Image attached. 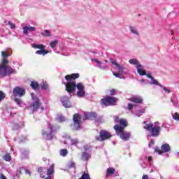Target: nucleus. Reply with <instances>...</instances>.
<instances>
[{
  "label": "nucleus",
  "mask_w": 179,
  "mask_h": 179,
  "mask_svg": "<svg viewBox=\"0 0 179 179\" xmlns=\"http://www.w3.org/2000/svg\"><path fill=\"white\" fill-rule=\"evenodd\" d=\"M79 78V73H73L71 75H67L65 76L66 83H63L66 87V92H68L69 94L73 93L78 89L77 96L78 97L82 98L85 97L86 92H85V86L82 83H79L76 85V81L75 79Z\"/></svg>",
  "instance_id": "1"
},
{
  "label": "nucleus",
  "mask_w": 179,
  "mask_h": 179,
  "mask_svg": "<svg viewBox=\"0 0 179 179\" xmlns=\"http://www.w3.org/2000/svg\"><path fill=\"white\" fill-rule=\"evenodd\" d=\"M144 129L149 131L150 132L151 136L157 137L160 135V131H162V127L159 125L153 127V123H150L145 124Z\"/></svg>",
  "instance_id": "2"
},
{
  "label": "nucleus",
  "mask_w": 179,
  "mask_h": 179,
  "mask_svg": "<svg viewBox=\"0 0 179 179\" xmlns=\"http://www.w3.org/2000/svg\"><path fill=\"white\" fill-rule=\"evenodd\" d=\"M117 101L118 99L116 97L108 96L101 100V104L105 107H108L110 106H115Z\"/></svg>",
  "instance_id": "3"
},
{
  "label": "nucleus",
  "mask_w": 179,
  "mask_h": 179,
  "mask_svg": "<svg viewBox=\"0 0 179 179\" xmlns=\"http://www.w3.org/2000/svg\"><path fill=\"white\" fill-rule=\"evenodd\" d=\"M42 136H43V139H45V141H52V139H54L55 137L52 126L49 125L47 130H43Z\"/></svg>",
  "instance_id": "4"
},
{
  "label": "nucleus",
  "mask_w": 179,
  "mask_h": 179,
  "mask_svg": "<svg viewBox=\"0 0 179 179\" xmlns=\"http://www.w3.org/2000/svg\"><path fill=\"white\" fill-rule=\"evenodd\" d=\"M114 121L115 122L120 124H116L113 127V129L115 131H117V129L122 128L124 130L125 129V128H127V127H128V121H127V120L125 119L120 120V117L118 116H114Z\"/></svg>",
  "instance_id": "5"
},
{
  "label": "nucleus",
  "mask_w": 179,
  "mask_h": 179,
  "mask_svg": "<svg viewBox=\"0 0 179 179\" xmlns=\"http://www.w3.org/2000/svg\"><path fill=\"white\" fill-rule=\"evenodd\" d=\"M115 132L117 135L122 139V141H129L131 139V133L128 131H124L122 127H120L119 129L116 127Z\"/></svg>",
  "instance_id": "6"
},
{
  "label": "nucleus",
  "mask_w": 179,
  "mask_h": 179,
  "mask_svg": "<svg viewBox=\"0 0 179 179\" xmlns=\"http://www.w3.org/2000/svg\"><path fill=\"white\" fill-rule=\"evenodd\" d=\"M112 135L110 132L106 130H101L99 132V136H95V139L97 142H103L104 141H107V139H110Z\"/></svg>",
  "instance_id": "7"
},
{
  "label": "nucleus",
  "mask_w": 179,
  "mask_h": 179,
  "mask_svg": "<svg viewBox=\"0 0 179 179\" xmlns=\"http://www.w3.org/2000/svg\"><path fill=\"white\" fill-rule=\"evenodd\" d=\"M32 48H35L36 50L38 49L39 50H37L35 54H37L38 55H46V54H48L50 52L49 50H45V45L43 44H32L31 45Z\"/></svg>",
  "instance_id": "8"
},
{
  "label": "nucleus",
  "mask_w": 179,
  "mask_h": 179,
  "mask_svg": "<svg viewBox=\"0 0 179 179\" xmlns=\"http://www.w3.org/2000/svg\"><path fill=\"white\" fill-rule=\"evenodd\" d=\"M26 94L24 87L17 86L13 90V96L14 97H23Z\"/></svg>",
  "instance_id": "9"
},
{
  "label": "nucleus",
  "mask_w": 179,
  "mask_h": 179,
  "mask_svg": "<svg viewBox=\"0 0 179 179\" xmlns=\"http://www.w3.org/2000/svg\"><path fill=\"white\" fill-rule=\"evenodd\" d=\"M82 120V117H80V115L78 113H76L73 116V121L74 124V128L76 129V131H79L80 129V125H82V122L80 121Z\"/></svg>",
  "instance_id": "10"
},
{
  "label": "nucleus",
  "mask_w": 179,
  "mask_h": 179,
  "mask_svg": "<svg viewBox=\"0 0 179 179\" xmlns=\"http://www.w3.org/2000/svg\"><path fill=\"white\" fill-rule=\"evenodd\" d=\"M171 150L170 145L165 143L161 146V149L159 147H155V152L159 153V155H163V153H167Z\"/></svg>",
  "instance_id": "11"
},
{
  "label": "nucleus",
  "mask_w": 179,
  "mask_h": 179,
  "mask_svg": "<svg viewBox=\"0 0 179 179\" xmlns=\"http://www.w3.org/2000/svg\"><path fill=\"white\" fill-rule=\"evenodd\" d=\"M16 73H17L16 70L15 69L12 68L10 66H8L6 64H3V78H5V76H8V75H13Z\"/></svg>",
  "instance_id": "12"
},
{
  "label": "nucleus",
  "mask_w": 179,
  "mask_h": 179,
  "mask_svg": "<svg viewBox=\"0 0 179 179\" xmlns=\"http://www.w3.org/2000/svg\"><path fill=\"white\" fill-rule=\"evenodd\" d=\"M31 97L34 101L31 104V107L33 108L34 111H37L38 108H40V99L38 97L34 96V93H31Z\"/></svg>",
  "instance_id": "13"
},
{
  "label": "nucleus",
  "mask_w": 179,
  "mask_h": 179,
  "mask_svg": "<svg viewBox=\"0 0 179 179\" xmlns=\"http://www.w3.org/2000/svg\"><path fill=\"white\" fill-rule=\"evenodd\" d=\"M61 102L66 108H71V107H72V103L69 101V97L66 96L61 98Z\"/></svg>",
  "instance_id": "14"
},
{
  "label": "nucleus",
  "mask_w": 179,
  "mask_h": 179,
  "mask_svg": "<svg viewBox=\"0 0 179 179\" xmlns=\"http://www.w3.org/2000/svg\"><path fill=\"white\" fill-rule=\"evenodd\" d=\"M1 57H2V60H1L2 65H8V64H9V62L6 59V58H8V57H10V55L8 53V50H6L5 51L1 52Z\"/></svg>",
  "instance_id": "15"
},
{
  "label": "nucleus",
  "mask_w": 179,
  "mask_h": 179,
  "mask_svg": "<svg viewBox=\"0 0 179 179\" xmlns=\"http://www.w3.org/2000/svg\"><path fill=\"white\" fill-rule=\"evenodd\" d=\"M22 29H23V34H25V36H27L29 33H32V31H36V27H34L25 26L22 28Z\"/></svg>",
  "instance_id": "16"
},
{
  "label": "nucleus",
  "mask_w": 179,
  "mask_h": 179,
  "mask_svg": "<svg viewBox=\"0 0 179 179\" xmlns=\"http://www.w3.org/2000/svg\"><path fill=\"white\" fill-rule=\"evenodd\" d=\"M129 101H131V103H136V104H141L142 103V101H143V99L141 96H134L129 99Z\"/></svg>",
  "instance_id": "17"
},
{
  "label": "nucleus",
  "mask_w": 179,
  "mask_h": 179,
  "mask_svg": "<svg viewBox=\"0 0 179 179\" xmlns=\"http://www.w3.org/2000/svg\"><path fill=\"white\" fill-rule=\"evenodd\" d=\"M96 118V113H84L83 120L86 121V120H94Z\"/></svg>",
  "instance_id": "18"
},
{
  "label": "nucleus",
  "mask_w": 179,
  "mask_h": 179,
  "mask_svg": "<svg viewBox=\"0 0 179 179\" xmlns=\"http://www.w3.org/2000/svg\"><path fill=\"white\" fill-rule=\"evenodd\" d=\"M136 68H137V72L138 75H140L141 76H145V75H146V71L143 69V66L140 64L136 66Z\"/></svg>",
  "instance_id": "19"
},
{
  "label": "nucleus",
  "mask_w": 179,
  "mask_h": 179,
  "mask_svg": "<svg viewBox=\"0 0 179 179\" xmlns=\"http://www.w3.org/2000/svg\"><path fill=\"white\" fill-rule=\"evenodd\" d=\"M91 61H93L94 62H95L96 64H98V68H100V69H108V66H101V62H100V61H99V59H91Z\"/></svg>",
  "instance_id": "20"
},
{
  "label": "nucleus",
  "mask_w": 179,
  "mask_h": 179,
  "mask_svg": "<svg viewBox=\"0 0 179 179\" xmlns=\"http://www.w3.org/2000/svg\"><path fill=\"white\" fill-rule=\"evenodd\" d=\"M114 173H115V169L113 167L108 168L106 170V177L113 176Z\"/></svg>",
  "instance_id": "21"
},
{
  "label": "nucleus",
  "mask_w": 179,
  "mask_h": 179,
  "mask_svg": "<svg viewBox=\"0 0 179 179\" xmlns=\"http://www.w3.org/2000/svg\"><path fill=\"white\" fill-rule=\"evenodd\" d=\"M54 169H55V165L52 164L47 171V176L50 177L55 172Z\"/></svg>",
  "instance_id": "22"
},
{
  "label": "nucleus",
  "mask_w": 179,
  "mask_h": 179,
  "mask_svg": "<svg viewBox=\"0 0 179 179\" xmlns=\"http://www.w3.org/2000/svg\"><path fill=\"white\" fill-rule=\"evenodd\" d=\"M30 86L34 90H38V89L40 87V85L36 81H32Z\"/></svg>",
  "instance_id": "23"
},
{
  "label": "nucleus",
  "mask_w": 179,
  "mask_h": 179,
  "mask_svg": "<svg viewBox=\"0 0 179 179\" xmlns=\"http://www.w3.org/2000/svg\"><path fill=\"white\" fill-rule=\"evenodd\" d=\"M150 84L155 85L156 86H159V87H163V85H162V84H160L159 81L155 80V78H152V79H151V82Z\"/></svg>",
  "instance_id": "24"
},
{
  "label": "nucleus",
  "mask_w": 179,
  "mask_h": 179,
  "mask_svg": "<svg viewBox=\"0 0 179 179\" xmlns=\"http://www.w3.org/2000/svg\"><path fill=\"white\" fill-rule=\"evenodd\" d=\"M3 159L5 162H10V160H12V156H10V153H6L3 156Z\"/></svg>",
  "instance_id": "25"
},
{
  "label": "nucleus",
  "mask_w": 179,
  "mask_h": 179,
  "mask_svg": "<svg viewBox=\"0 0 179 179\" xmlns=\"http://www.w3.org/2000/svg\"><path fill=\"white\" fill-rule=\"evenodd\" d=\"M41 34L44 37H50L51 36V31H50V30L45 29L43 32H41Z\"/></svg>",
  "instance_id": "26"
},
{
  "label": "nucleus",
  "mask_w": 179,
  "mask_h": 179,
  "mask_svg": "<svg viewBox=\"0 0 179 179\" xmlns=\"http://www.w3.org/2000/svg\"><path fill=\"white\" fill-rule=\"evenodd\" d=\"M116 66L118 69L119 72H120L121 73H127V72L124 71H125V67L124 66H121L117 64Z\"/></svg>",
  "instance_id": "27"
},
{
  "label": "nucleus",
  "mask_w": 179,
  "mask_h": 179,
  "mask_svg": "<svg viewBox=\"0 0 179 179\" xmlns=\"http://www.w3.org/2000/svg\"><path fill=\"white\" fill-rule=\"evenodd\" d=\"M14 101L16 103L17 106H20V107L23 104V101H22L20 98L15 97Z\"/></svg>",
  "instance_id": "28"
},
{
  "label": "nucleus",
  "mask_w": 179,
  "mask_h": 179,
  "mask_svg": "<svg viewBox=\"0 0 179 179\" xmlns=\"http://www.w3.org/2000/svg\"><path fill=\"white\" fill-rule=\"evenodd\" d=\"M129 64H131V65H141V64H139V61H138L136 59H131L129 61Z\"/></svg>",
  "instance_id": "29"
},
{
  "label": "nucleus",
  "mask_w": 179,
  "mask_h": 179,
  "mask_svg": "<svg viewBox=\"0 0 179 179\" xmlns=\"http://www.w3.org/2000/svg\"><path fill=\"white\" fill-rule=\"evenodd\" d=\"M129 29L131 33H132V34H135L136 36H139V32H138V30L135 29L134 27H129Z\"/></svg>",
  "instance_id": "30"
},
{
  "label": "nucleus",
  "mask_w": 179,
  "mask_h": 179,
  "mask_svg": "<svg viewBox=\"0 0 179 179\" xmlns=\"http://www.w3.org/2000/svg\"><path fill=\"white\" fill-rule=\"evenodd\" d=\"M78 179H90V176L89 175V173L83 172L82 176Z\"/></svg>",
  "instance_id": "31"
},
{
  "label": "nucleus",
  "mask_w": 179,
  "mask_h": 179,
  "mask_svg": "<svg viewBox=\"0 0 179 179\" xmlns=\"http://www.w3.org/2000/svg\"><path fill=\"white\" fill-rule=\"evenodd\" d=\"M57 120L59 122H65V121H66V118L62 115H60L59 117H57Z\"/></svg>",
  "instance_id": "32"
},
{
  "label": "nucleus",
  "mask_w": 179,
  "mask_h": 179,
  "mask_svg": "<svg viewBox=\"0 0 179 179\" xmlns=\"http://www.w3.org/2000/svg\"><path fill=\"white\" fill-rule=\"evenodd\" d=\"M60 155L61 156H63V157H65V156L68 155V150L66 149L60 150Z\"/></svg>",
  "instance_id": "33"
},
{
  "label": "nucleus",
  "mask_w": 179,
  "mask_h": 179,
  "mask_svg": "<svg viewBox=\"0 0 179 179\" xmlns=\"http://www.w3.org/2000/svg\"><path fill=\"white\" fill-rule=\"evenodd\" d=\"M58 44V41H53L52 42L50 43V45L51 47V48H55V47L57 46V45Z\"/></svg>",
  "instance_id": "34"
},
{
  "label": "nucleus",
  "mask_w": 179,
  "mask_h": 179,
  "mask_svg": "<svg viewBox=\"0 0 179 179\" xmlns=\"http://www.w3.org/2000/svg\"><path fill=\"white\" fill-rule=\"evenodd\" d=\"M41 89H43L44 90H47V89L48 88V84L47 83V82H43L41 85Z\"/></svg>",
  "instance_id": "35"
},
{
  "label": "nucleus",
  "mask_w": 179,
  "mask_h": 179,
  "mask_svg": "<svg viewBox=\"0 0 179 179\" xmlns=\"http://www.w3.org/2000/svg\"><path fill=\"white\" fill-rule=\"evenodd\" d=\"M172 117L176 121H179V113H175L172 115Z\"/></svg>",
  "instance_id": "36"
},
{
  "label": "nucleus",
  "mask_w": 179,
  "mask_h": 179,
  "mask_svg": "<svg viewBox=\"0 0 179 179\" xmlns=\"http://www.w3.org/2000/svg\"><path fill=\"white\" fill-rule=\"evenodd\" d=\"M6 97L5 93L3 92L0 91V101H2V100H4Z\"/></svg>",
  "instance_id": "37"
},
{
  "label": "nucleus",
  "mask_w": 179,
  "mask_h": 179,
  "mask_svg": "<svg viewBox=\"0 0 179 179\" xmlns=\"http://www.w3.org/2000/svg\"><path fill=\"white\" fill-rule=\"evenodd\" d=\"M0 78H3V64L0 66Z\"/></svg>",
  "instance_id": "38"
},
{
  "label": "nucleus",
  "mask_w": 179,
  "mask_h": 179,
  "mask_svg": "<svg viewBox=\"0 0 179 179\" xmlns=\"http://www.w3.org/2000/svg\"><path fill=\"white\" fill-rule=\"evenodd\" d=\"M110 96H115V94H117V90H115V89H112L110 91Z\"/></svg>",
  "instance_id": "39"
},
{
  "label": "nucleus",
  "mask_w": 179,
  "mask_h": 179,
  "mask_svg": "<svg viewBox=\"0 0 179 179\" xmlns=\"http://www.w3.org/2000/svg\"><path fill=\"white\" fill-rule=\"evenodd\" d=\"M8 24H9V26H10V29H15V27H16V24L12 23V22H10V21L8 22Z\"/></svg>",
  "instance_id": "40"
},
{
  "label": "nucleus",
  "mask_w": 179,
  "mask_h": 179,
  "mask_svg": "<svg viewBox=\"0 0 179 179\" xmlns=\"http://www.w3.org/2000/svg\"><path fill=\"white\" fill-rule=\"evenodd\" d=\"M69 169H75L76 167L75 162H70L69 164Z\"/></svg>",
  "instance_id": "41"
},
{
  "label": "nucleus",
  "mask_w": 179,
  "mask_h": 179,
  "mask_svg": "<svg viewBox=\"0 0 179 179\" xmlns=\"http://www.w3.org/2000/svg\"><path fill=\"white\" fill-rule=\"evenodd\" d=\"M127 108L128 110H129V111H132V109L134 108V105L132 103H128Z\"/></svg>",
  "instance_id": "42"
},
{
  "label": "nucleus",
  "mask_w": 179,
  "mask_h": 179,
  "mask_svg": "<svg viewBox=\"0 0 179 179\" xmlns=\"http://www.w3.org/2000/svg\"><path fill=\"white\" fill-rule=\"evenodd\" d=\"M113 76H115V78H120V79H121L122 78V76H121V74L120 73H113Z\"/></svg>",
  "instance_id": "43"
},
{
  "label": "nucleus",
  "mask_w": 179,
  "mask_h": 179,
  "mask_svg": "<svg viewBox=\"0 0 179 179\" xmlns=\"http://www.w3.org/2000/svg\"><path fill=\"white\" fill-rule=\"evenodd\" d=\"M83 157L84 159H88L89 158V154H87V152H83Z\"/></svg>",
  "instance_id": "44"
},
{
  "label": "nucleus",
  "mask_w": 179,
  "mask_h": 179,
  "mask_svg": "<svg viewBox=\"0 0 179 179\" xmlns=\"http://www.w3.org/2000/svg\"><path fill=\"white\" fill-rule=\"evenodd\" d=\"M24 170L25 171V174H28L29 176H31V172H30V170L26 169H24Z\"/></svg>",
  "instance_id": "45"
},
{
  "label": "nucleus",
  "mask_w": 179,
  "mask_h": 179,
  "mask_svg": "<svg viewBox=\"0 0 179 179\" xmlns=\"http://www.w3.org/2000/svg\"><path fill=\"white\" fill-rule=\"evenodd\" d=\"M38 173H39L41 176L43 174V167L38 168Z\"/></svg>",
  "instance_id": "46"
},
{
  "label": "nucleus",
  "mask_w": 179,
  "mask_h": 179,
  "mask_svg": "<svg viewBox=\"0 0 179 179\" xmlns=\"http://www.w3.org/2000/svg\"><path fill=\"white\" fill-rule=\"evenodd\" d=\"M162 87L163 90H164V92H167V93H170V90L167 89V87L162 86L161 87Z\"/></svg>",
  "instance_id": "47"
},
{
  "label": "nucleus",
  "mask_w": 179,
  "mask_h": 179,
  "mask_svg": "<svg viewBox=\"0 0 179 179\" xmlns=\"http://www.w3.org/2000/svg\"><path fill=\"white\" fill-rule=\"evenodd\" d=\"M110 62L113 65H115V66H117V65H118V64L117 62H114L113 59H110Z\"/></svg>",
  "instance_id": "48"
},
{
  "label": "nucleus",
  "mask_w": 179,
  "mask_h": 179,
  "mask_svg": "<svg viewBox=\"0 0 179 179\" xmlns=\"http://www.w3.org/2000/svg\"><path fill=\"white\" fill-rule=\"evenodd\" d=\"M145 75L147 76V78H149V79H153V76H152L150 74H148L145 73Z\"/></svg>",
  "instance_id": "49"
},
{
  "label": "nucleus",
  "mask_w": 179,
  "mask_h": 179,
  "mask_svg": "<svg viewBox=\"0 0 179 179\" xmlns=\"http://www.w3.org/2000/svg\"><path fill=\"white\" fill-rule=\"evenodd\" d=\"M142 179H149V176L143 175V177H142Z\"/></svg>",
  "instance_id": "50"
},
{
  "label": "nucleus",
  "mask_w": 179,
  "mask_h": 179,
  "mask_svg": "<svg viewBox=\"0 0 179 179\" xmlns=\"http://www.w3.org/2000/svg\"><path fill=\"white\" fill-rule=\"evenodd\" d=\"M0 179H6V177L3 174H1L0 176Z\"/></svg>",
  "instance_id": "51"
},
{
  "label": "nucleus",
  "mask_w": 179,
  "mask_h": 179,
  "mask_svg": "<svg viewBox=\"0 0 179 179\" xmlns=\"http://www.w3.org/2000/svg\"><path fill=\"white\" fill-rule=\"evenodd\" d=\"M78 143H79V141L76 140V141H75V143H73V145H76V144H78Z\"/></svg>",
  "instance_id": "52"
},
{
  "label": "nucleus",
  "mask_w": 179,
  "mask_h": 179,
  "mask_svg": "<svg viewBox=\"0 0 179 179\" xmlns=\"http://www.w3.org/2000/svg\"><path fill=\"white\" fill-rule=\"evenodd\" d=\"M152 157H148V162H152Z\"/></svg>",
  "instance_id": "53"
},
{
  "label": "nucleus",
  "mask_w": 179,
  "mask_h": 179,
  "mask_svg": "<svg viewBox=\"0 0 179 179\" xmlns=\"http://www.w3.org/2000/svg\"><path fill=\"white\" fill-rule=\"evenodd\" d=\"M92 54H97L96 52H91Z\"/></svg>",
  "instance_id": "54"
},
{
  "label": "nucleus",
  "mask_w": 179,
  "mask_h": 179,
  "mask_svg": "<svg viewBox=\"0 0 179 179\" xmlns=\"http://www.w3.org/2000/svg\"><path fill=\"white\" fill-rule=\"evenodd\" d=\"M104 62H105L106 64H107V62H108V61L105 60Z\"/></svg>",
  "instance_id": "55"
},
{
  "label": "nucleus",
  "mask_w": 179,
  "mask_h": 179,
  "mask_svg": "<svg viewBox=\"0 0 179 179\" xmlns=\"http://www.w3.org/2000/svg\"><path fill=\"white\" fill-rule=\"evenodd\" d=\"M171 103H174V101L173 99H171Z\"/></svg>",
  "instance_id": "56"
},
{
  "label": "nucleus",
  "mask_w": 179,
  "mask_h": 179,
  "mask_svg": "<svg viewBox=\"0 0 179 179\" xmlns=\"http://www.w3.org/2000/svg\"><path fill=\"white\" fill-rule=\"evenodd\" d=\"M143 124H146V122H143Z\"/></svg>",
  "instance_id": "57"
},
{
  "label": "nucleus",
  "mask_w": 179,
  "mask_h": 179,
  "mask_svg": "<svg viewBox=\"0 0 179 179\" xmlns=\"http://www.w3.org/2000/svg\"><path fill=\"white\" fill-rule=\"evenodd\" d=\"M13 64H16V62H14Z\"/></svg>",
  "instance_id": "58"
},
{
  "label": "nucleus",
  "mask_w": 179,
  "mask_h": 179,
  "mask_svg": "<svg viewBox=\"0 0 179 179\" xmlns=\"http://www.w3.org/2000/svg\"><path fill=\"white\" fill-rule=\"evenodd\" d=\"M0 43H1V44H2V42H1V41H0Z\"/></svg>",
  "instance_id": "59"
},
{
  "label": "nucleus",
  "mask_w": 179,
  "mask_h": 179,
  "mask_svg": "<svg viewBox=\"0 0 179 179\" xmlns=\"http://www.w3.org/2000/svg\"><path fill=\"white\" fill-rule=\"evenodd\" d=\"M10 115H12V113H10Z\"/></svg>",
  "instance_id": "60"
}]
</instances>
